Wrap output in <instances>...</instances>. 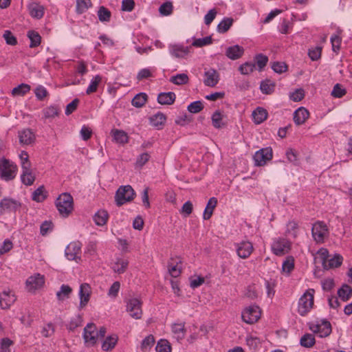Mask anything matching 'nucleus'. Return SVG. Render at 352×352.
I'll use <instances>...</instances> for the list:
<instances>
[{
	"label": "nucleus",
	"mask_w": 352,
	"mask_h": 352,
	"mask_svg": "<svg viewBox=\"0 0 352 352\" xmlns=\"http://www.w3.org/2000/svg\"><path fill=\"white\" fill-rule=\"evenodd\" d=\"M55 204L60 214L63 217H68L74 209L73 197L67 192L60 195Z\"/></svg>",
	"instance_id": "nucleus-1"
},
{
	"label": "nucleus",
	"mask_w": 352,
	"mask_h": 352,
	"mask_svg": "<svg viewBox=\"0 0 352 352\" xmlns=\"http://www.w3.org/2000/svg\"><path fill=\"white\" fill-rule=\"evenodd\" d=\"M314 293L315 291L314 289H309L300 298L298 311L300 316H305L312 309L314 305Z\"/></svg>",
	"instance_id": "nucleus-2"
},
{
	"label": "nucleus",
	"mask_w": 352,
	"mask_h": 352,
	"mask_svg": "<svg viewBox=\"0 0 352 352\" xmlns=\"http://www.w3.org/2000/svg\"><path fill=\"white\" fill-rule=\"evenodd\" d=\"M135 191L130 185L121 186L116 191L115 201L118 206H121L134 199Z\"/></svg>",
	"instance_id": "nucleus-3"
},
{
	"label": "nucleus",
	"mask_w": 352,
	"mask_h": 352,
	"mask_svg": "<svg viewBox=\"0 0 352 352\" xmlns=\"http://www.w3.org/2000/svg\"><path fill=\"white\" fill-rule=\"evenodd\" d=\"M311 234L314 240L317 243H322L324 239L329 236V229L324 222L317 221L312 226Z\"/></svg>",
	"instance_id": "nucleus-4"
},
{
	"label": "nucleus",
	"mask_w": 352,
	"mask_h": 352,
	"mask_svg": "<svg viewBox=\"0 0 352 352\" xmlns=\"http://www.w3.org/2000/svg\"><path fill=\"white\" fill-rule=\"evenodd\" d=\"M16 166L12 162L6 159L0 161V177L9 181L14 178L16 175Z\"/></svg>",
	"instance_id": "nucleus-5"
},
{
	"label": "nucleus",
	"mask_w": 352,
	"mask_h": 352,
	"mask_svg": "<svg viewBox=\"0 0 352 352\" xmlns=\"http://www.w3.org/2000/svg\"><path fill=\"white\" fill-rule=\"evenodd\" d=\"M142 302L137 298H131L126 302V311L134 319H140L142 316Z\"/></svg>",
	"instance_id": "nucleus-6"
},
{
	"label": "nucleus",
	"mask_w": 352,
	"mask_h": 352,
	"mask_svg": "<svg viewBox=\"0 0 352 352\" xmlns=\"http://www.w3.org/2000/svg\"><path fill=\"white\" fill-rule=\"evenodd\" d=\"M243 320L248 324L256 322L261 317V310L256 305L245 308L241 314Z\"/></svg>",
	"instance_id": "nucleus-7"
},
{
	"label": "nucleus",
	"mask_w": 352,
	"mask_h": 352,
	"mask_svg": "<svg viewBox=\"0 0 352 352\" xmlns=\"http://www.w3.org/2000/svg\"><path fill=\"white\" fill-rule=\"evenodd\" d=\"M309 329L320 338H325L329 336L332 330L331 323L326 320H322L316 324H311Z\"/></svg>",
	"instance_id": "nucleus-8"
},
{
	"label": "nucleus",
	"mask_w": 352,
	"mask_h": 352,
	"mask_svg": "<svg viewBox=\"0 0 352 352\" xmlns=\"http://www.w3.org/2000/svg\"><path fill=\"white\" fill-rule=\"evenodd\" d=\"M290 242L285 238L274 239L272 244V251L276 256H282L290 250Z\"/></svg>",
	"instance_id": "nucleus-9"
},
{
	"label": "nucleus",
	"mask_w": 352,
	"mask_h": 352,
	"mask_svg": "<svg viewBox=\"0 0 352 352\" xmlns=\"http://www.w3.org/2000/svg\"><path fill=\"white\" fill-rule=\"evenodd\" d=\"M21 206V204L18 200L9 197L3 198L0 201V215L6 212H14Z\"/></svg>",
	"instance_id": "nucleus-10"
},
{
	"label": "nucleus",
	"mask_w": 352,
	"mask_h": 352,
	"mask_svg": "<svg viewBox=\"0 0 352 352\" xmlns=\"http://www.w3.org/2000/svg\"><path fill=\"white\" fill-rule=\"evenodd\" d=\"M273 152L270 147H266L257 151L254 155L255 165L261 166L265 165L267 161L272 159Z\"/></svg>",
	"instance_id": "nucleus-11"
},
{
	"label": "nucleus",
	"mask_w": 352,
	"mask_h": 352,
	"mask_svg": "<svg viewBox=\"0 0 352 352\" xmlns=\"http://www.w3.org/2000/svg\"><path fill=\"white\" fill-rule=\"evenodd\" d=\"M83 338L89 346H94L97 342L96 327L94 323H89L84 328Z\"/></svg>",
	"instance_id": "nucleus-12"
},
{
	"label": "nucleus",
	"mask_w": 352,
	"mask_h": 352,
	"mask_svg": "<svg viewBox=\"0 0 352 352\" xmlns=\"http://www.w3.org/2000/svg\"><path fill=\"white\" fill-rule=\"evenodd\" d=\"M237 255L241 258H248L253 251V245L250 241H241L234 244Z\"/></svg>",
	"instance_id": "nucleus-13"
},
{
	"label": "nucleus",
	"mask_w": 352,
	"mask_h": 352,
	"mask_svg": "<svg viewBox=\"0 0 352 352\" xmlns=\"http://www.w3.org/2000/svg\"><path fill=\"white\" fill-rule=\"evenodd\" d=\"M91 294V288L88 283H82L80 285L79 289V309L84 308L90 300Z\"/></svg>",
	"instance_id": "nucleus-14"
},
{
	"label": "nucleus",
	"mask_w": 352,
	"mask_h": 352,
	"mask_svg": "<svg viewBox=\"0 0 352 352\" xmlns=\"http://www.w3.org/2000/svg\"><path fill=\"white\" fill-rule=\"evenodd\" d=\"M81 243L79 241L70 243L65 248V254L68 260H76L81 252Z\"/></svg>",
	"instance_id": "nucleus-15"
},
{
	"label": "nucleus",
	"mask_w": 352,
	"mask_h": 352,
	"mask_svg": "<svg viewBox=\"0 0 352 352\" xmlns=\"http://www.w3.org/2000/svg\"><path fill=\"white\" fill-rule=\"evenodd\" d=\"M45 283L44 276L40 274L29 277L26 280V287L28 291L34 292L41 288Z\"/></svg>",
	"instance_id": "nucleus-16"
},
{
	"label": "nucleus",
	"mask_w": 352,
	"mask_h": 352,
	"mask_svg": "<svg viewBox=\"0 0 352 352\" xmlns=\"http://www.w3.org/2000/svg\"><path fill=\"white\" fill-rule=\"evenodd\" d=\"M16 298L10 289L4 290L0 294V307L3 309H7L15 302Z\"/></svg>",
	"instance_id": "nucleus-17"
},
{
	"label": "nucleus",
	"mask_w": 352,
	"mask_h": 352,
	"mask_svg": "<svg viewBox=\"0 0 352 352\" xmlns=\"http://www.w3.org/2000/svg\"><path fill=\"white\" fill-rule=\"evenodd\" d=\"M19 142L22 145H30L35 140V135L29 129H25L19 131Z\"/></svg>",
	"instance_id": "nucleus-18"
},
{
	"label": "nucleus",
	"mask_w": 352,
	"mask_h": 352,
	"mask_svg": "<svg viewBox=\"0 0 352 352\" xmlns=\"http://www.w3.org/2000/svg\"><path fill=\"white\" fill-rule=\"evenodd\" d=\"M243 47L239 45L228 47L226 50V56L233 60L240 58L243 56Z\"/></svg>",
	"instance_id": "nucleus-19"
},
{
	"label": "nucleus",
	"mask_w": 352,
	"mask_h": 352,
	"mask_svg": "<svg viewBox=\"0 0 352 352\" xmlns=\"http://www.w3.org/2000/svg\"><path fill=\"white\" fill-rule=\"evenodd\" d=\"M169 52L175 58H184L189 53V47L178 44L170 45Z\"/></svg>",
	"instance_id": "nucleus-20"
},
{
	"label": "nucleus",
	"mask_w": 352,
	"mask_h": 352,
	"mask_svg": "<svg viewBox=\"0 0 352 352\" xmlns=\"http://www.w3.org/2000/svg\"><path fill=\"white\" fill-rule=\"evenodd\" d=\"M204 84L208 87H214L219 81V74L215 69H211L204 73Z\"/></svg>",
	"instance_id": "nucleus-21"
},
{
	"label": "nucleus",
	"mask_w": 352,
	"mask_h": 352,
	"mask_svg": "<svg viewBox=\"0 0 352 352\" xmlns=\"http://www.w3.org/2000/svg\"><path fill=\"white\" fill-rule=\"evenodd\" d=\"M171 331L174 338L178 342L183 340L186 335L185 323H174L171 327Z\"/></svg>",
	"instance_id": "nucleus-22"
},
{
	"label": "nucleus",
	"mask_w": 352,
	"mask_h": 352,
	"mask_svg": "<svg viewBox=\"0 0 352 352\" xmlns=\"http://www.w3.org/2000/svg\"><path fill=\"white\" fill-rule=\"evenodd\" d=\"M309 113L305 107H300L294 113V121L296 124H302L309 118Z\"/></svg>",
	"instance_id": "nucleus-23"
},
{
	"label": "nucleus",
	"mask_w": 352,
	"mask_h": 352,
	"mask_svg": "<svg viewBox=\"0 0 352 352\" xmlns=\"http://www.w3.org/2000/svg\"><path fill=\"white\" fill-rule=\"evenodd\" d=\"M166 120V116L162 112H157L155 115L152 116L149 118V122L151 125L156 128L157 129H160L163 127Z\"/></svg>",
	"instance_id": "nucleus-24"
},
{
	"label": "nucleus",
	"mask_w": 352,
	"mask_h": 352,
	"mask_svg": "<svg viewBox=\"0 0 352 352\" xmlns=\"http://www.w3.org/2000/svg\"><path fill=\"white\" fill-rule=\"evenodd\" d=\"M343 258L340 254H336L333 257L328 258L326 262H322L323 268L328 270L340 266L342 263Z\"/></svg>",
	"instance_id": "nucleus-25"
},
{
	"label": "nucleus",
	"mask_w": 352,
	"mask_h": 352,
	"mask_svg": "<svg viewBox=\"0 0 352 352\" xmlns=\"http://www.w3.org/2000/svg\"><path fill=\"white\" fill-rule=\"evenodd\" d=\"M176 98L174 92H162L158 94L157 102L161 104H172Z\"/></svg>",
	"instance_id": "nucleus-26"
},
{
	"label": "nucleus",
	"mask_w": 352,
	"mask_h": 352,
	"mask_svg": "<svg viewBox=\"0 0 352 352\" xmlns=\"http://www.w3.org/2000/svg\"><path fill=\"white\" fill-rule=\"evenodd\" d=\"M22 170L23 172L21 175V182L26 186L32 185L35 180V177L32 174L30 168L25 165L24 168H22Z\"/></svg>",
	"instance_id": "nucleus-27"
},
{
	"label": "nucleus",
	"mask_w": 352,
	"mask_h": 352,
	"mask_svg": "<svg viewBox=\"0 0 352 352\" xmlns=\"http://www.w3.org/2000/svg\"><path fill=\"white\" fill-rule=\"evenodd\" d=\"M217 199L215 197H211L206 205V207L204 210V214H203V219L205 220H208L210 219V217L212 215L213 210L217 206Z\"/></svg>",
	"instance_id": "nucleus-28"
},
{
	"label": "nucleus",
	"mask_w": 352,
	"mask_h": 352,
	"mask_svg": "<svg viewBox=\"0 0 352 352\" xmlns=\"http://www.w3.org/2000/svg\"><path fill=\"white\" fill-rule=\"evenodd\" d=\"M252 117L254 122L256 124H259L267 119V112L265 109L262 107H257L252 112Z\"/></svg>",
	"instance_id": "nucleus-29"
},
{
	"label": "nucleus",
	"mask_w": 352,
	"mask_h": 352,
	"mask_svg": "<svg viewBox=\"0 0 352 352\" xmlns=\"http://www.w3.org/2000/svg\"><path fill=\"white\" fill-rule=\"evenodd\" d=\"M30 15L36 19H41L44 14V7L36 3H32L29 6Z\"/></svg>",
	"instance_id": "nucleus-30"
},
{
	"label": "nucleus",
	"mask_w": 352,
	"mask_h": 352,
	"mask_svg": "<svg viewBox=\"0 0 352 352\" xmlns=\"http://www.w3.org/2000/svg\"><path fill=\"white\" fill-rule=\"evenodd\" d=\"M108 218V212L104 210H98L93 217L94 222L98 226L105 225L107 222Z\"/></svg>",
	"instance_id": "nucleus-31"
},
{
	"label": "nucleus",
	"mask_w": 352,
	"mask_h": 352,
	"mask_svg": "<svg viewBox=\"0 0 352 352\" xmlns=\"http://www.w3.org/2000/svg\"><path fill=\"white\" fill-rule=\"evenodd\" d=\"M338 295L342 301H348L352 296V287L349 285L344 284L338 290Z\"/></svg>",
	"instance_id": "nucleus-32"
},
{
	"label": "nucleus",
	"mask_w": 352,
	"mask_h": 352,
	"mask_svg": "<svg viewBox=\"0 0 352 352\" xmlns=\"http://www.w3.org/2000/svg\"><path fill=\"white\" fill-rule=\"evenodd\" d=\"M47 196V192L43 186H39L32 194V199L36 202L43 201Z\"/></svg>",
	"instance_id": "nucleus-33"
},
{
	"label": "nucleus",
	"mask_w": 352,
	"mask_h": 352,
	"mask_svg": "<svg viewBox=\"0 0 352 352\" xmlns=\"http://www.w3.org/2000/svg\"><path fill=\"white\" fill-rule=\"evenodd\" d=\"M118 341V337L116 335L109 336L106 338L102 344L103 351H108L113 349Z\"/></svg>",
	"instance_id": "nucleus-34"
},
{
	"label": "nucleus",
	"mask_w": 352,
	"mask_h": 352,
	"mask_svg": "<svg viewBox=\"0 0 352 352\" xmlns=\"http://www.w3.org/2000/svg\"><path fill=\"white\" fill-rule=\"evenodd\" d=\"M147 98L148 96L145 93H139L132 99V105L137 108L142 107L146 103Z\"/></svg>",
	"instance_id": "nucleus-35"
},
{
	"label": "nucleus",
	"mask_w": 352,
	"mask_h": 352,
	"mask_svg": "<svg viewBox=\"0 0 352 352\" xmlns=\"http://www.w3.org/2000/svg\"><path fill=\"white\" fill-rule=\"evenodd\" d=\"M60 112L59 108L56 105H51L43 110L44 118L45 119L54 118L58 116Z\"/></svg>",
	"instance_id": "nucleus-36"
},
{
	"label": "nucleus",
	"mask_w": 352,
	"mask_h": 352,
	"mask_svg": "<svg viewBox=\"0 0 352 352\" xmlns=\"http://www.w3.org/2000/svg\"><path fill=\"white\" fill-rule=\"evenodd\" d=\"M28 37L30 40V47L34 48L40 45L41 37L38 32L34 30H30L28 32Z\"/></svg>",
	"instance_id": "nucleus-37"
},
{
	"label": "nucleus",
	"mask_w": 352,
	"mask_h": 352,
	"mask_svg": "<svg viewBox=\"0 0 352 352\" xmlns=\"http://www.w3.org/2000/svg\"><path fill=\"white\" fill-rule=\"evenodd\" d=\"M72 292V288L67 285H62L60 290L56 292L57 298L59 300H64L69 297Z\"/></svg>",
	"instance_id": "nucleus-38"
},
{
	"label": "nucleus",
	"mask_w": 352,
	"mask_h": 352,
	"mask_svg": "<svg viewBox=\"0 0 352 352\" xmlns=\"http://www.w3.org/2000/svg\"><path fill=\"white\" fill-rule=\"evenodd\" d=\"M113 136L116 142L125 144L128 142V135L122 130L115 129L112 131Z\"/></svg>",
	"instance_id": "nucleus-39"
},
{
	"label": "nucleus",
	"mask_w": 352,
	"mask_h": 352,
	"mask_svg": "<svg viewBox=\"0 0 352 352\" xmlns=\"http://www.w3.org/2000/svg\"><path fill=\"white\" fill-rule=\"evenodd\" d=\"M275 83L270 80H265L261 82L260 89L263 94H271L274 92Z\"/></svg>",
	"instance_id": "nucleus-40"
},
{
	"label": "nucleus",
	"mask_w": 352,
	"mask_h": 352,
	"mask_svg": "<svg viewBox=\"0 0 352 352\" xmlns=\"http://www.w3.org/2000/svg\"><path fill=\"white\" fill-rule=\"evenodd\" d=\"M128 264L129 262L126 260L118 258L113 264V270L116 273L122 274L126 271Z\"/></svg>",
	"instance_id": "nucleus-41"
},
{
	"label": "nucleus",
	"mask_w": 352,
	"mask_h": 352,
	"mask_svg": "<svg viewBox=\"0 0 352 352\" xmlns=\"http://www.w3.org/2000/svg\"><path fill=\"white\" fill-rule=\"evenodd\" d=\"M188 76L187 74L182 73L178 74L175 76H173L170 78V82L177 85H182L187 84L188 82Z\"/></svg>",
	"instance_id": "nucleus-42"
},
{
	"label": "nucleus",
	"mask_w": 352,
	"mask_h": 352,
	"mask_svg": "<svg viewBox=\"0 0 352 352\" xmlns=\"http://www.w3.org/2000/svg\"><path fill=\"white\" fill-rule=\"evenodd\" d=\"M316 340L314 336L310 333L305 334L303 336H302L300 340V345L306 348H310L313 346Z\"/></svg>",
	"instance_id": "nucleus-43"
},
{
	"label": "nucleus",
	"mask_w": 352,
	"mask_h": 352,
	"mask_svg": "<svg viewBox=\"0 0 352 352\" xmlns=\"http://www.w3.org/2000/svg\"><path fill=\"white\" fill-rule=\"evenodd\" d=\"M233 19L231 18H224L217 25V31L220 33L226 32L232 26Z\"/></svg>",
	"instance_id": "nucleus-44"
},
{
	"label": "nucleus",
	"mask_w": 352,
	"mask_h": 352,
	"mask_svg": "<svg viewBox=\"0 0 352 352\" xmlns=\"http://www.w3.org/2000/svg\"><path fill=\"white\" fill-rule=\"evenodd\" d=\"M30 86L28 84L21 83L12 90L13 96H24L30 91Z\"/></svg>",
	"instance_id": "nucleus-45"
},
{
	"label": "nucleus",
	"mask_w": 352,
	"mask_h": 352,
	"mask_svg": "<svg viewBox=\"0 0 352 352\" xmlns=\"http://www.w3.org/2000/svg\"><path fill=\"white\" fill-rule=\"evenodd\" d=\"M98 19L101 22H109L111 19V12L104 6H100L98 11Z\"/></svg>",
	"instance_id": "nucleus-46"
},
{
	"label": "nucleus",
	"mask_w": 352,
	"mask_h": 352,
	"mask_svg": "<svg viewBox=\"0 0 352 352\" xmlns=\"http://www.w3.org/2000/svg\"><path fill=\"white\" fill-rule=\"evenodd\" d=\"M91 6V0H76V12L78 14L85 12Z\"/></svg>",
	"instance_id": "nucleus-47"
},
{
	"label": "nucleus",
	"mask_w": 352,
	"mask_h": 352,
	"mask_svg": "<svg viewBox=\"0 0 352 352\" xmlns=\"http://www.w3.org/2000/svg\"><path fill=\"white\" fill-rule=\"evenodd\" d=\"M246 344L250 349L256 351L261 346V340L258 337L248 336L246 338Z\"/></svg>",
	"instance_id": "nucleus-48"
},
{
	"label": "nucleus",
	"mask_w": 352,
	"mask_h": 352,
	"mask_svg": "<svg viewBox=\"0 0 352 352\" xmlns=\"http://www.w3.org/2000/svg\"><path fill=\"white\" fill-rule=\"evenodd\" d=\"M212 125L217 128L220 129L225 126L223 122V115L219 111H216L212 116Z\"/></svg>",
	"instance_id": "nucleus-49"
},
{
	"label": "nucleus",
	"mask_w": 352,
	"mask_h": 352,
	"mask_svg": "<svg viewBox=\"0 0 352 352\" xmlns=\"http://www.w3.org/2000/svg\"><path fill=\"white\" fill-rule=\"evenodd\" d=\"M255 69V63L252 62H245L239 67V71L243 75L251 74Z\"/></svg>",
	"instance_id": "nucleus-50"
},
{
	"label": "nucleus",
	"mask_w": 352,
	"mask_h": 352,
	"mask_svg": "<svg viewBox=\"0 0 352 352\" xmlns=\"http://www.w3.org/2000/svg\"><path fill=\"white\" fill-rule=\"evenodd\" d=\"M157 352H170L171 346L166 340H160L155 347Z\"/></svg>",
	"instance_id": "nucleus-51"
},
{
	"label": "nucleus",
	"mask_w": 352,
	"mask_h": 352,
	"mask_svg": "<svg viewBox=\"0 0 352 352\" xmlns=\"http://www.w3.org/2000/svg\"><path fill=\"white\" fill-rule=\"evenodd\" d=\"M101 81V77L98 75L93 78L90 82L89 87L86 90L87 94H90L97 90L98 86Z\"/></svg>",
	"instance_id": "nucleus-52"
},
{
	"label": "nucleus",
	"mask_w": 352,
	"mask_h": 352,
	"mask_svg": "<svg viewBox=\"0 0 352 352\" xmlns=\"http://www.w3.org/2000/svg\"><path fill=\"white\" fill-rule=\"evenodd\" d=\"M212 43V37L210 36H208L204 38L195 39L192 43V45L197 47H201L205 45H210Z\"/></svg>",
	"instance_id": "nucleus-53"
},
{
	"label": "nucleus",
	"mask_w": 352,
	"mask_h": 352,
	"mask_svg": "<svg viewBox=\"0 0 352 352\" xmlns=\"http://www.w3.org/2000/svg\"><path fill=\"white\" fill-rule=\"evenodd\" d=\"M173 8L172 3L166 1L160 6L159 12L162 16H168L172 13Z\"/></svg>",
	"instance_id": "nucleus-54"
},
{
	"label": "nucleus",
	"mask_w": 352,
	"mask_h": 352,
	"mask_svg": "<svg viewBox=\"0 0 352 352\" xmlns=\"http://www.w3.org/2000/svg\"><path fill=\"white\" fill-rule=\"evenodd\" d=\"M294 268V259L292 256H289L283 263L282 270L283 272L289 274Z\"/></svg>",
	"instance_id": "nucleus-55"
},
{
	"label": "nucleus",
	"mask_w": 352,
	"mask_h": 352,
	"mask_svg": "<svg viewBox=\"0 0 352 352\" xmlns=\"http://www.w3.org/2000/svg\"><path fill=\"white\" fill-rule=\"evenodd\" d=\"M204 108V105L200 100L191 102L187 107L188 111L192 113H197Z\"/></svg>",
	"instance_id": "nucleus-56"
},
{
	"label": "nucleus",
	"mask_w": 352,
	"mask_h": 352,
	"mask_svg": "<svg viewBox=\"0 0 352 352\" xmlns=\"http://www.w3.org/2000/svg\"><path fill=\"white\" fill-rule=\"evenodd\" d=\"M330 40H331L333 51L336 53H338V52L340 49L342 38L338 35L333 34L331 36Z\"/></svg>",
	"instance_id": "nucleus-57"
},
{
	"label": "nucleus",
	"mask_w": 352,
	"mask_h": 352,
	"mask_svg": "<svg viewBox=\"0 0 352 352\" xmlns=\"http://www.w3.org/2000/svg\"><path fill=\"white\" fill-rule=\"evenodd\" d=\"M3 37L8 45H16L17 44L16 38L12 34V33L10 30L4 31Z\"/></svg>",
	"instance_id": "nucleus-58"
},
{
	"label": "nucleus",
	"mask_w": 352,
	"mask_h": 352,
	"mask_svg": "<svg viewBox=\"0 0 352 352\" xmlns=\"http://www.w3.org/2000/svg\"><path fill=\"white\" fill-rule=\"evenodd\" d=\"M346 90L344 88H342V85H340V84H336V85H334L333 88L331 95L334 98H340L344 96L346 94Z\"/></svg>",
	"instance_id": "nucleus-59"
},
{
	"label": "nucleus",
	"mask_w": 352,
	"mask_h": 352,
	"mask_svg": "<svg viewBox=\"0 0 352 352\" xmlns=\"http://www.w3.org/2000/svg\"><path fill=\"white\" fill-rule=\"evenodd\" d=\"M255 60L259 70H262L268 62V58L262 54L256 55Z\"/></svg>",
	"instance_id": "nucleus-60"
},
{
	"label": "nucleus",
	"mask_w": 352,
	"mask_h": 352,
	"mask_svg": "<svg viewBox=\"0 0 352 352\" xmlns=\"http://www.w3.org/2000/svg\"><path fill=\"white\" fill-rule=\"evenodd\" d=\"M34 94L38 100H43L48 95L47 89L42 85H38L34 89Z\"/></svg>",
	"instance_id": "nucleus-61"
},
{
	"label": "nucleus",
	"mask_w": 352,
	"mask_h": 352,
	"mask_svg": "<svg viewBox=\"0 0 352 352\" xmlns=\"http://www.w3.org/2000/svg\"><path fill=\"white\" fill-rule=\"evenodd\" d=\"M150 159V155L148 153H143L138 156L135 166L137 167H142Z\"/></svg>",
	"instance_id": "nucleus-62"
},
{
	"label": "nucleus",
	"mask_w": 352,
	"mask_h": 352,
	"mask_svg": "<svg viewBox=\"0 0 352 352\" xmlns=\"http://www.w3.org/2000/svg\"><path fill=\"white\" fill-rule=\"evenodd\" d=\"M322 47L317 46L309 50L308 55L312 60H317L321 56Z\"/></svg>",
	"instance_id": "nucleus-63"
},
{
	"label": "nucleus",
	"mask_w": 352,
	"mask_h": 352,
	"mask_svg": "<svg viewBox=\"0 0 352 352\" xmlns=\"http://www.w3.org/2000/svg\"><path fill=\"white\" fill-rule=\"evenodd\" d=\"M12 248L13 243L10 239H7L4 240L0 246V256L8 252Z\"/></svg>",
	"instance_id": "nucleus-64"
}]
</instances>
